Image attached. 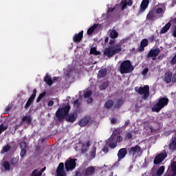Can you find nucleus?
<instances>
[{"label": "nucleus", "instance_id": "052dcab7", "mask_svg": "<svg viewBox=\"0 0 176 176\" xmlns=\"http://www.w3.org/2000/svg\"><path fill=\"white\" fill-rule=\"evenodd\" d=\"M87 102V104H91V102H93V98H88Z\"/></svg>", "mask_w": 176, "mask_h": 176}, {"label": "nucleus", "instance_id": "603ef678", "mask_svg": "<svg viewBox=\"0 0 176 176\" xmlns=\"http://www.w3.org/2000/svg\"><path fill=\"white\" fill-rule=\"evenodd\" d=\"M113 134H114V135H116V134H120V129L118 128L115 129Z\"/></svg>", "mask_w": 176, "mask_h": 176}, {"label": "nucleus", "instance_id": "7ed1b4c3", "mask_svg": "<svg viewBox=\"0 0 176 176\" xmlns=\"http://www.w3.org/2000/svg\"><path fill=\"white\" fill-rule=\"evenodd\" d=\"M168 98H160L157 102L154 104L153 107L152 108V112H156L157 113H159V112H160V111H162L164 107H167L168 105Z\"/></svg>", "mask_w": 176, "mask_h": 176}, {"label": "nucleus", "instance_id": "79ce46f5", "mask_svg": "<svg viewBox=\"0 0 176 176\" xmlns=\"http://www.w3.org/2000/svg\"><path fill=\"white\" fill-rule=\"evenodd\" d=\"M45 96H46V92H43L40 94V95L37 98L36 102H39L41 100H42V98H43V97H45Z\"/></svg>", "mask_w": 176, "mask_h": 176}, {"label": "nucleus", "instance_id": "6e6552de", "mask_svg": "<svg viewBox=\"0 0 176 176\" xmlns=\"http://www.w3.org/2000/svg\"><path fill=\"white\" fill-rule=\"evenodd\" d=\"M167 157V153H166V150H164L163 153H161L155 156L153 163L155 165L160 164L164 159Z\"/></svg>", "mask_w": 176, "mask_h": 176}, {"label": "nucleus", "instance_id": "473e14b6", "mask_svg": "<svg viewBox=\"0 0 176 176\" xmlns=\"http://www.w3.org/2000/svg\"><path fill=\"white\" fill-rule=\"evenodd\" d=\"M2 166L6 170V171H10L11 166L10 163H9V162L4 161L2 164Z\"/></svg>", "mask_w": 176, "mask_h": 176}, {"label": "nucleus", "instance_id": "ea45409f", "mask_svg": "<svg viewBox=\"0 0 176 176\" xmlns=\"http://www.w3.org/2000/svg\"><path fill=\"white\" fill-rule=\"evenodd\" d=\"M91 94H93V91L91 90L86 91L84 94V98H89V97H91Z\"/></svg>", "mask_w": 176, "mask_h": 176}, {"label": "nucleus", "instance_id": "864d4df0", "mask_svg": "<svg viewBox=\"0 0 176 176\" xmlns=\"http://www.w3.org/2000/svg\"><path fill=\"white\" fill-rule=\"evenodd\" d=\"M102 151H103L104 153H108V152H109V148H108V146H104V147L102 148Z\"/></svg>", "mask_w": 176, "mask_h": 176}, {"label": "nucleus", "instance_id": "c85d7f7f", "mask_svg": "<svg viewBox=\"0 0 176 176\" xmlns=\"http://www.w3.org/2000/svg\"><path fill=\"white\" fill-rule=\"evenodd\" d=\"M89 54H94V56H100L101 55L100 51H97V48L96 47H91Z\"/></svg>", "mask_w": 176, "mask_h": 176}, {"label": "nucleus", "instance_id": "3c124183", "mask_svg": "<svg viewBox=\"0 0 176 176\" xmlns=\"http://www.w3.org/2000/svg\"><path fill=\"white\" fill-rule=\"evenodd\" d=\"M126 138H127V140H131L133 138V135L131 134V133H128L126 135Z\"/></svg>", "mask_w": 176, "mask_h": 176}, {"label": "nucleus", "instance_id": "f257e3e1", "mask_svg": "<svg viewBox=\"0 0 176 176\" xmlns=\"http://www.w3.org/2000/svg\"><path fill=\"white\" fill-rule=\"evenodd\" d=\"M71 107L69 104H67L65 107H59L55 113L56 117L61 122L65 119L66 122H69V123H74L78 119V113L74 111L69 113V110ZM69 113V114H68Z\"/></svg>", "mask_w": 176, "mask_h": 176}, {"label": "nucleus", "instance_id": "c756f323", "mask_svg": "<svg viewBox=\"0 0 176 176\" xmlns=\"http://www.w3.org/2000/svg\"><path fill=\"white\" fill-rule=\"evenodd\" d=\"M98 24H94L91 27H90L87 32V35H91L94 31H96V28L98 27Z\"/></svg>", "mask_w": 176, "mask_h": 176}, {"label": "nucleus", "instance_id": "5701e85b", "mask_svg": "<svg viewBox=\"0 0 176 176\" xmlns=\"http://www.w3.org/2000/svg\"><path fill=\"white\" fill-rule=\"evenodd\" d=\"M22 122H25L28 126H31V124H32V118L31 116H24L22 118Z\"/></svg>", "mask_w": 176, "mask_h": 176}, {"label": "nucleus", "instance_id": "9b49d317", "mask_svg": "<svg viewBox=\"0 0 176 176\" xmlns=\"http://www.w3.org/2000/svg\"><path fill=\"white\" fill-rule=\"evenodd\" d=\"M165 176H176V161L171 162L170 169Z\"/></svg>", "mask_w": 176, "mask_h": 176}, {"label": "nucleus", "instance_id": "774afa93", "mask_svg": "<svg viewBox=\"0 0 176 176\" xmlns=\"http://www.w3.org/2000/svg\"><path fill=\"white\" fill-rule=\"evenodd\" d=\"M169 22L170 23H175V24H176V17L173 19H171Z\"/></svg>", "mask_w": 176, "mask_h": 176}, {"label": "nucleus", "instance_id": "8fccbe9b", "mask_svg": "<svg viewBox=\"0 0 176 176\" xmlns=\"http://www.w3.org/2000/svg\"><path fill=\"white\" fill-rule=\"evenodd\" d=\"M172 83H176V73L172 74Z\"/></svg>", "mask_w": 176, "mask_h": 176}, {"label": "nucleus", "instance_id": "2f4dec72", "mask_svg": "<svg viewBox=\"0 0 176 176\" xmlns=\"http://www.w3.org/2000/svg\"><path fill=\"white\" fill-rule=\"evenodd\" d=\"M35 97H36V89H34L33 90V94L31 95V96L28 99V102L32 104V102H34V100L35 99Z\"/></svg>", "mask_w": 176, "mask_h": 176}, {"label": "nucleus", "instance_id": "4468645a", "mask_svg": "<svg viewBox=\"0 0 176 176\" xmlns=\"http://www.w3.org/2000/svg\"><path fill=\"white\" fill-rule=\"evenodd\" d=\"M160 53V49L155 48V49H151L148 52V53L146 55L147 58H151V57H157Z\"/></svg>", "mask_w": 176, "mask_h": 176}, {"label": "nucleus", "instance_id": "0e129e2a", "mask_svg": "<svg viewBox=\"0 0 176 176\" xmlns=\"http://www.w3.org/2000/svg\"><path fill=\"white\" fill-rule=\"evenodd\" d=\"M127 5L128 6H133V0H129Z\"/></svg>", "mask_w": 176, "mask_h": 176}, {"label": "nucleus", "instance_id": "20e7f679", "mask_svg": "<svg viewBox=\"0 0 176 176\" xmlns=\"http://www.w3.org/2000/svg\"><path fill=\"white\" fill-rule=\"evenodd\" d=\"M134 71V66L131 65V61L129 60H124L120 66V74H130Z\"/></svg>", "mask_w": 176, "mask_h": 176}, {"label": "nucleus", "instance_id": "7c9ffc66", "mask_svg": "<svg viewBox=\"0 0 176 176\" xmlns=\"http://www.w3.org/2000/svg\"><path fill=\"white\" fill-rule=\"evenodd\" d=\"M35 97H36V89H34L33 90V94L31 95V96L28 99V102L32 104V102H34V100L35 99Z\"/></svg>", "mask_w": 176, "mask_h": 176}, {"label": "nucleus", "instance_id": "13d9d810", "mask_svg": "<svg viewBox=\"0 0 176 176\" xmlns=\"http://www.w3.org/2000/svg\"><path fill=\"white\" fill-rule=\"evenodd\" d=\"M149 39L151 42H153V41L156 39V36H155V34H153L150 36Z\"/></svg>", "mask_w": 176, "mask_h": 176}, {"label": "nucleus", "instance_id": "0eeeda50", "mask_svg": "<svg viewBox=\"0 0 176 176\" xmlns=\"http://www.w3.org/2000/svg\"><path fill=\"white\" fill-rule=\"evenodd\" d=\"M76 162H78V160L76 158H68L65 162L66 171H74V170L76 168Z\"/></svg>", "mask_w": 176, "mask_h": 176}, {"label": "nucleus", "instance_id": "49530a36", "mask_svg": "<svg viewBox=\"0 0 176 176\" xmlns=\"http://www.w3.org/2000/svg\"><path fill=\"white\" fill-rule=\"evenodd\" d=\"M155 13H157V14H162L163 13V8H157L155 10Z\"/></svg>", "mask_w": 176, "mask_h": 176}, {"label": "nucleus", "instance_id": "f03ea898", "mask_svg": "<svg viewBox=\"0 0 176 176\" xmlns=\"http://www.w3.org/2000/svg\"><path fill=\"white\" fill-rule=\"evenodd\" d=\"M109 46L106 47L103 52V55L107 58H112L116 54L122 53L123 49L122 48V43L115 44V38H112L109 42Z\"/></svg>", "mask_w": 176, "mask_h": 176}, {"label": "nucleus", "instance_id": "4be33fe9", "mask_svg": "<svg viewBox=\"0 0 176 176\" xmlns=\"http://www.w3.org/2000/svg\"><path fill=\"white\" fill-rule=\"evenodd\" d=\"M168 146H169L170 151H171L172 152H175V151H176V136L170 142Z\"/></svg>", "mask_w": 176, "mask_h": 176}, {"label": "nucleus", "instance_id": "b1692460", "mask_svg": "<svg viewBox=\"0 0 176 176\" xmlns=\"http://www.w3.org/2000/svg\"><path fill=\"white\" fill-rule=\"evenodd\" d=\"M44 82L49 86L50 87L53 85V80L52 79V77L50 76L49 74H47L44 77Z\"/></svg>", "mask_w": 176, "mask_h": 176}, {"label": "nucleus", "instance_id": "39448f33", "mask_svg": "<svg viewBox=\"0 0 176 176\" xmlns=\"http://www.w3.org/2000/svg\"><path fill=\"white\" fill-rule=\"evenodd\" d=\"M142 148H141V146L138 144L131 148H128V153L133 157H140V156L142 155Z\"/></svg>", "mask_w": 176, "mask_h": 176}, {"label": "nucleus", "instance_id": "f704fd0d", "mask_svg": "<svg viewBox=\"0 0 176 176\" xmlns=\"http://www.w3.org/2000/svg\"><path fill=\"white\" fill-rule=\"evenodd\" d=\"M109 86V81H105L102 82L100 86V90H105Z\"/></svg>", "mask_w": 176, "mask_h": 176}, {"label": "nucleus", "instance_id": "4d7b16f0", "mask_svg": "<svg viewBox=\"0 0 176 176\" xmlns=\"http://www.w3.org/2000/svg\"><path fill=\"white\" fill-rule=\"evenodd\" d=\"M32 104L30 103L29 102H27L24 108L25 109H28V108H30V107H31Z\"/></svg>", "mask_w": 176, "mask_h": 176}, {"label": "nucleus", "instance_id": "5fc2aeb1", "mask_svg": "<svg viewBox=\"0 0 176 176\" xmlns=\"http://www.w3.org/2000/svg\"><path fill=\"white\" fill-rule=\"evenodd\" d=\"M117 142H122L123 141V137L119 135L116 139Z\"/></svg>", "mask_w": 176, "mask_h": 176}, {"label": "nucleus", "instance_id": "37998d69", "mask_svg": "<svg viewBox=\"0 0 176 176\" xmlns=\"http://www.w3.org/2000/svg\"><path fill=\"white\" fill-rule=\"evenodd\" d=\"M8 130V126L3 125V124H0V131L1 133H3V131H6Z\"/></svg>", "mask_w": 176, "mask_h": 176}, {"label": "nucleus", "instance_id": "680f3d73", "mask_svg": "<svg viewBox=\"0 0 176 176\" xmlns=\"http://www.w3.org/2000/svg\"><path fill=\"white\" fill-rule=\"evenodd\" d=\"M129 124H130V120H127L126 121H125L124 126V127H127V126H129Z\"/></svg>", "mask_w": 176, "mask_h": 176}, {"label": "nucleus", "instance_id": "a211bd4d", "mask_svg": "<svg viewBox=\"0 0 176 176\" xmlns=\"http://www.w3.org/2000/svg\"><path fill=\"white\" fill-rule=\"evenodd\" d=\"M96 173V168L91 166L87 168L85 170L84 175L85 176H92Z\"/></svg>", "mask_w": 176, "mask_h": 176}, {"label": "nucleus", "instance_id": "58836bf2", "mask_svg": "<svg viewBox=\"0 0 176 176\" xmlns=\"http://www.w3.org/2000/svg\"><path fill=\"white\" fill-rule=\"evenodd\" d=\"M11 148H12V146L8 144L3 147V152L6 153V152H9V151H10Z\"/></svg>", "mask_w": 176, "mask_h": 176}, {"label": "nucleus", "instance_id": "e433bc0d", "mask_svg": "<svg viewBox=\"0 0 176 176\" xmlns=\"http://www.w3.org/2000/svg\"><path fill=\"white\" fill-rule=\"evenodd\" d=\"M163 173H164V166H160L157 169V170L156 172V174H157V176H162V175H163Z\"/></svg>", "mask_w": 176, "mask_h": 176}, {"label": "nucleus", "instance_id": "bf43d9fd", "mask_svg": "<svg viewBox=\"0 0 176 176\" xmlns=\"http://www.w3.org/2000/svg\"><path fill=\"white\" fill-rule=\"evenodd\" d=\"M48 107H53L54 105V102L53 100H50L47 103Z\"/></svg>", "mask_w": 176, "mask_h": 176}, {"label": "nucleus", "instance_id": "c9c22d12", "mask_svg": "<svg viewBox=\"0 0 176 176\" xmlns=\"http://www.w3.org/2000/svg\"><path fill=\"white\" fill-rule=\"evenodd\" d=\"M11 165L12 167H16L19 164V157H12L10 161Z\"/></svg>", "mask_w": 176, "mask_h": 176}, {"label": "nucleus", "instance_id": "de8ad7c7", "mask_svg": "<svg viewBox=\"0 0 176 176\" xmlns=\"http://www.w3.org/2000/svg\"><path fill=\"white\" fill-rule=\"evenodd\" d=\"M164 57H166V54H160V55L157 56V60H158L159 61H162V60H163V58H164Z\"/></svg>", "mask_w": 176, "mask_h": 176}, {"label": "nucleus", "instance_id": "a18cd8bd", "mask_svg": "<svg viewBox=\"0 0 176 176\" xmlns=\"http://www.w3.org/2000/svg\"><path fill=\"white\" fill-rule=\"evenodd\" d=\"M170 65H176V53L174 55V56L172 58V59L170 61Z\"/></svg>", "mask_w": 176, "mask_h": 176}, {"label": "nucleus", "instance_id": "aec40b11", "mask_svg": "<svg viewBox=\"0 0 176 176\" xmlns=\"http://www.w3.org/2000/svg\"><path fill=\"white\" fill-rule=\"evenodd\" d=\"M107 74H108V70L107 69H100L98 74V79H102V78H105V76H107Z\"/></svg>", "mask_w": 176, "mask_h": 176}, {"label": "nucleus", "instance_id": "2eb2a0df", "mask_svg": "<svg viewBox=\"0 0 176 176\" xmlns=\"http://www.w3.org/2000/svg\"><path fill=\"white\" fill-rule=\"evenodd\" d=\"M90 120H91V118H90V116H85L79 120L78 124L80 127H85V126H87V124H89Z\"/></svg>", "mask_w": 176, "mask_h": 176}, {"label": "nucleus", "instance_id": "bb28decb", "mask_svg": "<svg viewBox=\"0 0 176 176\" xmlns=\"http://www.w3.org/2000/svg\"><path fill=\"white\" fill-rule=\"evenodd\" d=\"M96 152H97V147L96 146H94L91 149V151L89 152V156L91 160L96 158Z\"/></svg>", "mask_w": 176, "mask_h": 176}, {"label": "nucleus", "instance_id": "6ab92c4d", "mask_svg": "<svg viewBox=\"0 0 176 176\" xmlns=\"http://www.w3.org/2000/svg\"><path fill=\"white\" fill-rule=\"evenodd\" d=\"M148 5H149V0H142L140 4V8L139 10V13H142L145 12L146 8H148Z\"/></svg>", "mask_w": 176, "mask_h": 176}, {"label": "nucleus", "instance_id": "f8f14e48", "mask_svg": "<svg viewBox=\"0 0 176 176\" xmlns=\"http://www.w3.org/2000/svg\"><path fill=\"white\" fill-rule=\"evenodd\" d=\"M156 19V14H155V10H152L148 12L146 17V21L152 23Z\"/></svg>", "mask_w": 176, "mask_h": 176}, {"label": "nucleus", "instance_id": "a19ab883", "mask_svg": "<svg viewBox=\"0 0 176 176\" xmlns=\"http://www.w3.org/2000/svg\"><path fill=\"white\" fill-rule=\"evenodd\" d=\"M120 5H122V7H121V10H124V9H126V8H127V2L126 1H122L120 2Z\"/></svg>", "mask_w": 176, "mask_h": 176}, {"label": "nucleus", "instance_id": "4c0bfd02", "mask_svg": "<svg viewBox=\"0 0 176 176\" xmlns=\"http://www.w3.org/2000/svg\"><path fill=\"white\" fill-rule=\"evenodd\" d=\"M32 176H42V172L38 171V169H34L32 173Z\"/></svg>", "mask_w": 176, "mask_h": 176}, {"label": "nucleus", "instance_id": "1a4fd4ad", "mask_svg": "<svg viewBox=\"0 0 176 176\" xmlns=\"http://www.w3.org/2000/svg\"><path fill=\"white\" fill-rule=\"evenodd\" d=\"M149 44V41L147 38L142 39L140 42V45L136 50L138 53H142L145 50V47Z\"/></svg>", "mask_w": 176, "mask_h": 176}, {"label": "nucleus", "instance_id": "ddd939ff", "mask_svg": "<svg viewBox=\"0 0 176 176\" xmlns=\"http://www.w3.org/2000/svg\"><path fill=\"white\" fill-rule=\"evenodd\" d=\"M19 146L21 149L20 156L23 159L25 156H27V143L25 142H21Z\"/></svg>", "mask_w": 176, "mask_h": 176}, {"label": "nucleus", "instance_id": "f3484780", "mask_svg": "<svg viewBox=\"0 0 176 176\" xmlns=\"http://www.w3.org/2000/svg\"><path fill=\"white\" fill-rule=\"evenodd\" d=\"M82 39H83V30L80 32L78 34H74L73 36V41L75 43H79Z\"/></svg>", "mask_w": 176, "mask_h": 176}, {"label": "nucleus", "instance_id": "dca6fc26", "mask_svg": "<svg viewBox=\"0 0 176 176\" xmlns=\"http://www.w3.org/2000/svg\"><path fill=\"white\" fill-rule=\"evenodd\" d=\"M126 155H127V148H120L118 153V162H120L122 159H124Z\"/></svg>", "mask_w": 176, "mask_h": 176}, {"label": "nucleus", "instance_id": "a878e982", "mask_svg": "<svg viewBox=\"0 0 176 176\" xmlns=\"http://www.w3.org/2000/svg\"><path fill=\"white\" fill-rule=\"evenodd\" d=\"M170 27H171V23L168 22L160 31V34H166V32H167V31H168V30H170Z\"/></svg>", "mask_w": 176, "mask_h": 176}, {"label": "nucleus", "instance_id": "e2e57ef3", "mask_svg": "<svg viewBox=\"0 0 176 176\" xmlns=\"http://www.w3.org/2000/svg\"><path fill=\"white\" fill-rule=\"evenodd\" d=\"M88 151H89V148L86 147L85 148H82L81 152L82 153H86V152H87Z\"/></svg>", "mask_w": 176, "mask_h": 176}, {"label": "nucleus", "instance_id": "6e6d98bb", "mask_svg": "<svg viewBox=\"0 0 176 176\" xmlns=\"http://www.w3.org/2000/svg\"><path fill=\"white\" fill-rule=\"evenodd\" d=\"M85 145H86V148L89 149V148H90V146L91 145L90 140H87L85 143Z\"/></svg>", "mask_w": 176, "mask_h": 176}, {"label": "nucleus", "instance_id": "412c9836", "mask_svg": "<svg viewBox=\"0 0 176 176\" xmlns=\"http://www.w3.org/2000/svg\"><path fill=\"white\" fill-rule=\"evenodd\" d=\"M112 141H113V139H112V138H110L107 140L106 144H108V146H109V148H111V149H114V148H116V146H118V143L116 142Z\"/></svg>", "mask_w": 176, "mask_h": 176}, {"label": "nucleus", "instance_id": "c03bdc74", "mask_svg": "<svg viewBox=\"0 0 176 176\" xmlns=\"http://www.w3.org/2000/svg\"><path fill=\"white\" fill-rule=\"evenodd\" d=\"M121 105H123V100L122 99H118L117 100V103L116 104V108H119L121 107Z\"/></svg>", "mask_w": 176, "mask_h": 176}, {"label": "nucleus", "instance_id": "72a5a7b5", "mask_svg": "<svg viewBox=\"0 0 176 176\" xmlns=\"http://www.w3.org/2000/svg\"><path fill=\"white\" fill-rule=\"evenodd\" d=\"M109 36L111 39H116L119 36V33L117 32L116 30L113 29L111 30Z\"/></svg>", "mask_w": 176, "mask_h": 176}, {"label": "nucleus", "instance_id": "69168bd1", "mask_svg": "<svg viewBox=\"0 0 176 176\" xmlns=\"http://www.w3.org/2000/svg\"><path fill=\"white\" fill-rule=\"evenodd\" d=\"M111 122L112 124H115L116 123V118H111Z\"/></svg>", "mask_w": 176, "mask_h": 176}, {"label": "nucleus", "instance_id": "09e8293b", "mask_svg": "<svg viewBox=\"0 0 176 176\" xmlns=\"http://www.w3.org/2000/svg\"><path fill=\"white\" fill-rule=\"evenodd\" d=\"M148 72H149V69L148 67H146L142 72V75H146V74H148Z\"/></svg>", "mask_w": 176, "mask_h": 176}, {"label": "nucleus", "instance_id": "423d86ee", "mask_svg": "<svg viewBox=\"0 0 176 176\" xmlns=\"http://www.w3.org/2000/svg\"><path fill=\"white\" fill-rule=\"evenodd\" d=\"M135 91H136V93H138V94H140V96H142V98L143 100H146V98H148V97H149V85H144V87H135Z\"/></svg>", "mask_w": 176, "mask_h": 176}, {"label": "nucleus", "instance_id": "338daca9", "mask_svg": "<svg viewBox=\"0 0 176 176\" xmlns=\"http://www.w3.org/2000/svg\"><path fill=\"white\" fill-rule=\"evenodd\" d=\"M74 176H80V172L79 170H76Z\"/></svg>", "mask_w": 176, "mask_h": 176}, {"label": "nucleus", "instance_id": "393cba45", "mask_svg": "<svg viewBox=\"0 0 176 176\" xmlns=\"http://www.w3.org/2000/svg\"><path fill=\"white\" fill-rule=\"evenodd\" d=\"M172 79H173L172 72H168L165 74L164 82H166V83H170L172 82Z\"/></svg>", "mask_w": 176, "mask_h": 176}, {"label": "nucleus", "instance_id": "9d476101", "mask_svg": "<svg viewBox=\"0 0 176 176\" xmlns=\"http://www.w3.org/2000/svg\"><path fill=\"white\" fill-rule=\"evenodd\" d=\"M67 173L64 169V164L63 162L59 163L56 168V176H66Z\"/></svg>", "mask_w": 176, "mask_h": 176}, {"label": "nucleus", "instance_id": "cd10ccee", "mask_svg": "<svg viewBox=\"0 0 176 176\" xmlns=\"http://www.w3.org/2000/svg\"><path fill=\"white\" fill-rule=\"evenodd\" d=\"M104 108L106 109H111L112 107H113V100H107L104 105Z\"/></svg>", "mask_w": 176, "mask_h": 176}]
</instances>
